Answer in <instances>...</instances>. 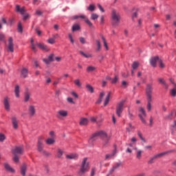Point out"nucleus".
<instances>
[{
  "label": "nucleus",
  "mask_w": 176,
  "mask_h": 176,
  "mask_svg": "<svg viewBox=\"0 0 176 176\" xmlns=\"http://www.w3.org/2000/svg\"><path fill=\"white\" fill-rule=\"evenodd\" d=\"M158 82L165 86L166 89H168V85L166 83V81L163 78H158Z\"/></svg>",
  "instance_id": "obj_35"
},
{
  "label": "nucleus",
  "mask_w": 176,
  "mask_h": 176,
  "mask_svg": "<svg viewBox=\"0 0 176 176\" xmlns=\"http://www.w3.org/2000/svg\"><path fill=\"white\" fill-rule=\"evenodd\" d=\"M90 120H91V122H92V123H96V122H97V118H96V117H91L90 118Z\"/></svg>",
  "instance_id": "obj_62"
},
{
  "label": "nucleus",
  "mask_w": 176,
  "mask_h": 176,
  "mask_svg": "<svg viewBox=\"0 0 176 176\" xmlns=\"http://www.w3.org/2000/svg\"><path fill=\"white\" fill-rule=\"evenodd\" d=\"M28 17H30V14H24L23 20L25 21V20H27V19H28Z\"/></svg>",
  "instance_id": "obj_64"
},
{
  "label": "nucleus",
  "mask_w": 176,
  "mask_h": 176,
  "mask_svg": "<svg viewBox=\"0 0 176 176\" xmlns=\"http://www.w3.org/2000/svg\"><path fill=\"white\" fill-rule=\"evenodd\" d=\"M80 126H87L89 124V120L87 118H82L79 122Z\"/></svg>",
  "instance_id": "obj_20"
},
{
  "label": "nucleus",
  "mask_w": 176,
  "mask_h": 176,
  "mask_svg": "<svg viewBox=\"0 0 176 176\" xmlns=\"http://www.w3.org/2000/svg\"><path fill=\"white\" fill-rule=\"evenodd\" d=\"M159 60H160V58H159V56H155V57H153L150 59V63L151 65H152V67H156V63H157V61L159 62Z\"/></svg>",
  "instance_id": "obj_16"
},
{
  "label": "nucleus",
  "mask_w": 176,
  "mask_h": 176,
  "mask_svg": "<svg viewBox=\"0 0 176 176\" xmlns=\"http://www.w3.org/2000/svg\"><path fill=\"white\" fill-rule=\"evenodd\" d=\"M170 94L172 97H176V85L173 89H170Z\"/></svg>",
  "instance_id": "obj_37"
},
{
  "label": "nucleus",
  "mask_w": 176,
  "mask_h": 176,
  "mask_svg": "<svg viewBox=\"0 0 176 176\" xmlns=\"http://www.w3.org/2000/svg\"><path fill=\"white\" fill-rule=\"evenodd\" d=\"M54 142H56V140H54V138H50L45 140L47 145H53Z\"/></svg>",
  "instance_id": "obj_28"
},
{
  "label": "nucleus",
  "mask_w": 176,
  "mask_h": 176,
  "mask_svg": "<svg viewBox=\"0 0 176 176\" xmlns=\"http://www.w3.org/2000/svg\"><path fill=\"white\" fill-rule=\"evenodd\" d=\"M173 115H174V111H172L168 116L166 117V119H168L169 120H171L173 119Z\"/></svg>",
  "instance_id": "obj_54"
},
{
  "label": "nucleus",
  "mask_w": 176,
  "mask_h": 176,
  "mask_svg": "<svg viewBox=\"0 0 176 176\" xmlns=\"http://www.w3.org/2000/svg\"><path fill=\"white\" fill-rule=\"evenodd\" d=\"M138 137L140 138V140H141L142 141H145V139L143 138V137H142V133H141L140 131H138Z\"/></svg>",
  "instance_id": "obj_61"
},
{
  "label": "nucleus",
  "mask_w": 176,
  "mask_h": 176,
  "mask_svg": "<svg viewBox=\"0 0 176 176\" xmlns=\"http://www.w3.org/2000/svg\"><path fill=\"white\" fill-rule=\"evenodd\" d=\"M11 120L13 129H14V130H17V129H19V120H17V118L16 117H12Z\"/></svg>",
  "instance_id": "obj_12"
},
{
  "label": "nucleus",
  "mask_w": 176,
  "mask_h": 176,
  "mask_svg": "<svg viewBox=\"0 0 176 176\" xmlns=\"http://www.w3.org/2000/svg\"><path fill=\"white\" fill-rule=\"evenodd\" d=\"M142 157V151L138 150L136 152V159H138V160H141Z\"/></svg>",
  "instance_id": "obj_33"
},
{
  "label": "nucleus",
  "mask_w": 176,
  "mask_h": 176,
  "mask_svg": "<svg viewBox=\"0 0 176 176\" xmlns=\"http://www.w3.org/2000/svg\"><path fill=\"white\" fill-rule=\"evenodd\" d=\"M96 71V67L94 66H88L87 67V72H94Z\"/></svg>",
  "instance_id": "obj_38"
},
{
  "label": "nucleus",
  "mask_w": 176,
  "mask_h": 176,
  "mask_svg": "<svg viewBox=\"0 0 176 176\" xmlns=\"http://www.w3.org/2000/svg\"><path fill=\"white\" fill-rule=\"evenodd\" d=\"M4 167L7 171H9L10 173H14V169L13 168L10 167L8 163L4 164Z\"/></svg>",
  "instance_id": "obj_29"
},
{
  "label": "nucleus",
  "mask_w": 176,
  "mask_h": 176,
  "mask_svg": "<svg viewBox=\"0 0 176 176\" xmlns=\"http://www.w3.org/2000/svg\"><path fill=\"white\" fill-rule=\"evenodd\" d=\"M63 155H64V150L60 148L56 149V157H58V159H63Z\"/></svg>",
  "instance_id": "obj_18"
},
{
  "label": "nucleus",
  "mask_w": 176,
  "mask_h": 176,
  "mask_svg": "<svg viewBox=\"0 0 176 176\" xmlns=\"http://www.w3.org/2000/svg\"><path fill=\"white\" fill-rule=\"evenodd\" d=\"M118 79L119 78L117 77V76H116L114 78L111 79V83L115 85V83L118 82Z\"/></svg>",
  "instance_id": "obj_56"
},
{
  "label": "nucleus",
  "mask_w": 176,
  "mask_h": 176,
  "mask_svg": "<svg viewBox=\"0 0 176 176\" xmlns=\"http://www.w3.org/2000/svg\"><path fill=\"white\" fill-rule=\"evenodd\" d=\"M35 46H36V43H34V39L31 38V47L33 52H36V48Z\"/></svg>",
  "instance_id": "obj_41"
},
{
  "label": "nucleus",
  "mask_w": 176,
  "mask_h": 176,
  "mask_svg": "<svg viewBox=\"0 0 176 176\" xmlns=\"http://www.w3.org/2000/svg\"><path fill=\"white\" fill-rule=\"evenodd\" d=\"M120 166H122V162L116 163L114 164V166H113V167L110 170V174H112V173H113V171H115V170H118V168H119V167H120Z\"/></svg>",
  "instance_id": "obj_21"
},
{
  "label": "nucleus",
  "mask_w": 176,
  "mask_h": 176,
  "mask_svg": "<svg viewBox=\"0 0 176 176\" xmlns=\"http://www.w3.org/2000/svg\"><path fill=\"white\" fill-rule=\"evenodd\" d=\"M28 112H29L30 116H31V117L34 116L35 115V113H36V110L35 109V106H34L32 104L29 105Z\"/></svg>",
  "instance_id": "obj_13"
},
{
  "label": "nucleus",
  "mask_w": 176,
  "mask_h": 176,
  "mask_svg": "<svg viewBox=\"0 0 176 176\" xmlns=\"http://www.w3.org/2000/svg\"><path fill=\"white\" fill-rule=\"evenodd\" d=\"M168 153H171V151H164L155 155L148 160V164H153V163H155V160H157V159H160V157H163V156H166V155H168Z\"/></svg>",
  "instance_id": "obj_6"
},
{
  "label": "nucleus",
  "mask_w": 176,
  "mask_h": 176,
  "mask_svg": "<svg viewBox=\"0 0 176 176\" xmlns=\"http://www.w3.org/2000/svg\"><path fill=\"white\" fill-rule=\"evenodd\" d=\"M89 168H90V167L89 166V162H87V157H85L82 160L80 168L77 172V174L79 176H85V174H86V173L89 171Z\"/></svg>",
  "instance_id": "obj_3"
},
{
  "label": "nucleus",
  "mask_w": 176,
  "mask_h": 176,
  "mask_svg": "<svg viewBox=\"0 0 176 176\" xmlns=\"http://www.w3.org/2000/svg\"><path fill=\"white\" fill-rule=\"evenodd\" d=\"M135 144H137V138L135 137H133L131 139V143H129L127 145H128V146L133 148V146H134V145H135Z\"/></svg>",
  "instance_id": "obj_25"
},
{
  "label": "nucleus",
  "mask_w": 176,
  "mask_h": 176,
  "mask_svg": "<svg viewBox=\"0 0 176 176\" xmlns=\"http://www.w3.org/2000/svg\"><path fill=\"white\" fill-rule=\"evenodd\" d=\"M140 63L138 62H133L132 64V69H137Z\"/></svg>",
  "instance_id": "obj_43"
},
{
  "label": "nucleus",
  "mask_w": 176,
  "mask_h": 176,
  "mask_svg": "<svg viewBox=\"0 0 176 176\" xmlns=\"http://www.w3.org/2000/svg\"><path fill=\"white\" fill-rule=\"evenodd\" d=\"M47 42H48V43H50V45H53L54 43H56V40H54V38H49Z\"/></svg>",
  "instance_id": "obj_51"
},
{
  "label": "nucleus",
  "mask_w": 176,
  "mask_h": 176,
  "mask_svg": "<svg viewBox=\"0 0 176 176\" xmlns=\"http://www.w3.org/2000/svg\"><path fill=\"white\" fill-rule=\"evenodd\" d=\"M21 75L22 78H27V76H28V69L25 67H23L21 71Z\"/></svg>",
  "instance_id": "obj_22"
},
{
  "label": "nucleus",
  "mask_w": 176,
  "mask_h": 176,
  "mask_svg": "<svg viewBox=\"0 0 176 176\" xmlns=\"http://www.w3.org/2000/svg\"><path fill=\"white\" fill-rule=\"evenodd\" d=\"M104 96H105V93L104 91L100 92L99 98L96 102V104H101V102H102V98H104Z\"/></svg>",
  "instance_id": "obj_27"
},
{
  "label": "nucleus",
  "mask_w": 176,
  "mask_h": 176,
  "mask_svg": "<svg viewBox=\"0 0 176 176\" xmlns=\"http://www.w3.org/2000/svg\"><path fill=\"white\" fill-rule=\"evenodd\" d=\"M0 41L1 42H5V34L2 33L0 34Z\"/></svg>",
  "instance_id": "obj_58"
},
{
  "label": "nucleus",
  "mask_w": 176,
  "mask_h": 176,
  "mask_svg": "<svg viewBox=\"0 0 176 176\" xmlns=\"http://www.w3.org/2000/svg\"><path fill=\"white\" fill-rule=\"evenodd\" d=\"M74 84L76 85V86H78V87H81L82 86V84L80 83V81L79 80V79L75 80Z\"/></svg>",
  "instance_id": "obj_49"
},
{
  "label": "nucleus",
  "mask_w": 176,
  "mask_h": 176,
  "mask_svg": "<svg viewBox=\"0 0 176 176\" xmlns=\"http://www.w3.org/2000/svg\"><path fill=\"white\" fill-rule=\"evenodd\" d=\"M16 12H17L18 13H20V14H22V16H23V14H25V7H22L20 8L19 5H16Z\"/></svg>",
  "instance_id": "obj_15"
},
{
  "label": "nucleus",
  "mask_w": 176,
  "mask_h": 176,
  "mask_svg": "<svg viewBox=\"0 0 176 176\" xmlns=\"http://www.w3.org/2000/svg\"><path fill=\"white\" fill-rule=\"evenodd\" d=\"M139 112H140V114H139V118L144 124H146V121L145 120V118H146V111H145V109H144V107H139Z\"/></svg>",
  "instance_id": "obj_7"
},
{
  "label": "nucleus",
  "mask_w": 176,
  "mask_h": 176,
  "mask_svg": "<svg viewBox=\"0 0 176 176\" xmlns=\"http://www.w3.org/2000/svg\"><path fill=\"white\" fill-rule=\"evenodd\" d=\"M96 45H97V51H100L101 49V42H100V40H96Z\"/></svg>",
  "instance_id": "obj_48"
},
{
  "label": "nucleus",
  "mask_w": 176,
  "mask_h": 176,
  "mask_svg": "<svg viewBox=\"0 0 176 176\" xmlns=\"http://www.w3.org/2000/svg\"><path fill=\"white\" fill-rule=\"evenodd\" d=\"M85 23H87L89 27H93V23H91L89 19H85Z\"/></svg>",
  "instance_id": "obj_59"
},
{
  "label": "nucleus",
  "mask_w": 176,
  "mask_h": 176,
  "mask_svg": "<svg viewBox=\"0 0 176 176\" xmlns=\"http://www.w3.org/2000/svg\"><path fill=\"white\" fill-rule=\"evenodd\" d=\"M111 20L113 25H119V23L120 22V14L115 10H112Z\"/></svg>",
  "instance_id": "obj_5"
},
{
  "label": "nucleus",
  "mask_w": 176,
  "mask_h": 176,
  "mask_svg": "<svg viewBox=\"0 0 176 176\" xmlns=\"http://www.w3.org/2000/svg\"><path fill=\"white\" fill-rule=\"evenodd\" d=\"M13 161L15 163H19V156L17 155H14Z\"/></svg>",
  "instance_id": "obj_57"
},
{
  "label": "nucleus",
  "mask_w": 176,
  "mask_h": 176,
  "mask_svg": "<svg viewBox=\"0 0 176 176\" xmlns=\"http://www.w3.org/2000/svg\"><path fill=\"white\" fill-rule=\"evenodd\" d=\"M37 150L41 155H43V156H50V153L43 149V137L42 136H40L38 139Z\"/></svg>",
  "instance_id": "obj_4"
},
{
  "label": "nucleus",
  "mask_w": 176,
  "mask_h": 176,
  "mask_svg": "<svg viewBox=\"0 0 176 176\" xmlns=\"http://www.w3.org/2000/svg\"><path fill=\"white\" fill-rule=\"evenodd\" d=\"M25 171H27V164H23L21 166V174L22 176H25Z\"/></svg>",
  "instance_id": "obj_24"
},
{
  "label": "nucleus",
  "mask_w": 176,
  "mask_h": 176,
  "mask_svg": "<svg viewBox=\"0 0 176 176\" xmlns=\"http://www.w3.org/2000/svg\"><path fill=\"white\" fill-rule=\"evenodd\" d=\"M115 155H116V148H115L111 154H107L105 156V159L108 160V159H111V157H113V156H115Z\"/></svg>",
  "instance_id": "obj_30"
},
{
  "label": "nucleus",
  "mask_w": 176,
  "mask_h": 176,
  "mask_svg": "<svg viewBox=\"0 0 176 176\" xmlns=\"http://www.w3.org/2000/svg\"><path fill=\"white\" fill-rule=\"evenodd\" d=\"M97 137H101L102 138H106L107 140L104 141V145H107L108 144V135H107V133H105L103 131H98L92 135V136L89 140V144L91 145H93V142L94 141H96Z\"/></svg>",
  "instance_id": "obj_2"
},
{
  "label": "nucleus",
  "mask_w": 176,
  "mask_h": 176,
  "mask_svg": "<svg viewBox=\"0 0 176 176\" xmlns=\"http://www.w3.org/2000/svg\"><path fill=\"white\" fill-rule=\"evenodd\" d=\"M134 129H135V127L134 126H133V124H131V123L129 124V127H126V130L128 133L131 132L133 130H134Z\"/></svg>",
  "instance_id": "obj_34"
},
{
  "label": "nucleus",
  "mask_w": 176,
  "mask_h": 176,
  "mask_svg": "<svg viewBox=\"0 0 176 176\" xmlns=\"http://www.w3.org/2000/svg\"><path fill=\"white\" fill-rule=\"evenodd\" d=\"M79 53L80 54H81V56H83V57H85V58H90V57H91V54H86L83 52V51H80Z\"/></svg>",
  "instance_id": "obj_36"
},
{
  "label": "nucleus",
  "mask_w": 176,
  "mask_h": 176,
  "mask_svg": "<svg viewBox=\"0 0 176 176\" xmlns=\"http://www.w3.org/2000/svg\"><path fill=\"white\" fill-rule=\"evenodd\" d=\"M14 92L15 97L16 98H20V86H19V85H15Z\"/></svg>",
  "instance_id": "obj_17"
},
{
  "label": "nucleus",
  "mask_w": 176,
  "mask_h": 176,
  "mask_svg": "<svg viewBox=\"0 0 176 176\" xmlns=\"http://www.w3.org/2000/svg\"><path fill=\"white\" fill-rule=\"evenodd\" d=\"M123 105H124V101H121L117 104L116 113L119 118H120V114L123 112Z\"/></svg>",
  "instance_id": "obj_9"
},
{
  "label": "nucleus",
  "mask_w": 176,
  "mask_h": 176,
  "mask_svg": "<svg viewBox=\"0 0 176 176\" xmlns=\"http://www.w3.org/2000/svg\"><path fill=\"white\" fill-rule=\"evenodd\" d=\"M67 116H68V111L65 110H59L57 111L56 118H58V119L67 118Z\"/></svg>",
  "instance_id": "obj_10"
},
{
  "label": "nucleus",
  "mask_w": 176,
  "mask_h": 176,
  "mask_svg": "<svg viewBox=\"0 0 176 176\" xmlns=\"http://www.w3.org/2000/svg\"><path fill=\"white\" fill-rule=\"evenodd\" d=\"M30 98H31V93H30L28 91H27L24 94V102H28V101H30Z\"/></svg>",
  "instance_id": "obj_23"
},
{
  "label": "nucleus",
  "mask_w": 176,
  "mask_h": 176,
  "mask_svg": "<svg viewBox=\"0 0 176 176\" xmlns=\"http://www.w3.org/2000/svg\"><path fill=\"white\" fill-rule=\"evenodd\" d=\"M91 20H97V19H98V14H97L96 13L91 14Z\"/></svg>",
  "instance_id": "obj_46"
},
{
  "label": "nucleus",
  "mask_w": 176,
  "mask_h": 176,
  "mask_svg": "<svg viewBox=\"0 0 176 176\" xmlns=\"http://www.w3.org/2000/svg\"><path fill=\"white\" fill-rule=\"evenodd\" d=\"M80 43H82V45H85V43H86V39L85 37H80Z\"/></svg>",
  "instance_id": "obj_60"
},
{
  "label": "nucleus",
  "mask_w": 176,
  "mask_h": 176,
  "mask_svg": "<svg viewBox=\"0 0 176 176\" xmlns=\"http://www.w3.org/2000/svg\"><path fill=\"white\" fill-rule=\"evenodd\" d=\"M74 19H84L85 21L86 19H87V18L85 15H80V16L76 15V16H74Z\"/></svg>",
  "instance_id": "obj_50"
},
{
  "label": "nucleus",
  "mask_w": 176,
  "mask_h": 176,
  "mask_svg": "<svg viewBox=\"0 0 176 176\" xmlns=\"http://www.w3.org/2000/svg\"><path fill=\"white\" fill-rule=\"evenodd\" d=\"M96 174V168H93L91 170V176H94Z\"/></svg>",
  "instance_id": "obj_63"
},
{
  "label": "nucleus",
  "mask_w": 176,
  "mask_h": 176,
  "mask_svg": "<svg viewBox=\"0 0 176 176\" xmlns=\"http://www.w3.org/2000/svg\"><path fill=\"white\" fill-rule=\"evenodd\" d=\"M3 104L6 111H10V104H9V98L8 96L4 98Z\"/></svg>",
  "instance_id": "obj_14"
},
{
  "label": "nucleus",
  "mask_w": 176,
  "mask_h": 176,
  "mask_svg": "<svg viewBox=\"0 0 176 176\" xmlns=\"http://www.w3.org/2000/svg\"><path fill=\"white\" fill-rule=\"evenodd\" d=\"M160 68H164V63H163V60L162 59H160L158 60Z\"/></svg>",
  "instance_id": "obj_52"
},
{
  "label": "nucleus",
  "mask_w": 176,
  "mask_h": 176,
  "mask_svg": "<svg viewBox=\"0 0 176 176\" xmlns=\"http://www.w3.org/2000/svg\"><path fill=\"white\" fill-rule=\"evenodd\" d=\"M14 45L13 44V38L9 37L8 38V52H11V53H13L14 52Z\"/></svg>",
  "instance_id": "obj_11"
},
{
  "label": "nucleus",
  "mask_w": 176,
  "mask_h": 176,
  "mask_svg": "<svg viewBox=\"0 0 176 176\" xmlns=\"http://www.w3.org/2000/svg\"><path fill=\"white\" fill-rule=\"evenodd\" d=\"M48 60L50 63L54 61V54H52L50 56H48Z\"/></svg>",
  "instance_id": "obj_47"
},
{
  "label": "nucleus",
  "mask_w": 176,
  "mask_h": 176,
  "mask_svg": "<svg viewBox=\"0 0 176 176\" xmlns=\"http://www.w3.org/2000/svg\"><path fill=\"white\" fill-rule=\"evenodd\" d=\"M17 30L19 32L23 34V25H21V22L19 23Z\"/></svg>",
  "instance_id": "obj_42"
},
{
  "label": "nucleus",
  "mask_w": 176,
  "mask_h": 176,
  "mask_svg": "<svg viewBox=\"0 0 176 176\" xmlns=\"http://www.w3.org/2000/svg\"><path fill=\"white\" fill-rule=\"evenodd\" d=\"M87 10H89V12H94V10H96V6H94V4H90L87 8Z\"/></svg>",
  "instance_id": "obj_39"
},
{
  "label": "nucleus",
  "mask_w": 176,
  "mask_h": 176,
  "mask_svg": "<svg viewBox=\"0 0 176 176\" xmlns=\"http://www.w3.org/2000/svg\"><path fill=\"white\" fill-rule=\"evenodd\" d=\"M23 152H24V146H16L12 150L13 155H23Z\"/></svg>",
  "instance_id": "obj_8"
},
{
  "label": "nucleus",
  "mask_w": 176,
  "mask_h": 176,
  "mask_svg": "<svg viewBox=\"0 0 176 176\" xmlns=\"http://www.w3.org/2000/svg\"><path fill=\"white\" fill-rule=\"evenodd\" d=\"M68 36H69V39L71 43H74L75 41L74 40V38L72 37V34H69Z\"/></svg>",
  "instance_id": "obj_55"
},
{
  "label": "nucleus",
  "mask_w": 176,
  "mask_h": 176,
  "mask_svg": "<svg viewBox=\"0 0 176 176\" xmlns=\"http://www.w3.org/2000/svg\"><path fill=\"white\" fill-rule=\"evenodd\" d=\"M146 95L147 97V109L149 112H151L152 109V93L153 91V84H147L145 89Z\"/></svg>",
  "instance_id": "obj_1"
},
{
  "label": "nucleus",
  "mask_w": 176,
  "mask_h": 176,
  "mask_svg": "<svg viewBox=\"0 0 176 176\" xmlns=\"http://www.w3.org/2000/svg\"><path fill=\"white\" fill-rule=\"evenodd\" d=\"M86 87L87 89V90L89 91H90V93H94V89H93V87H91V85H87Z\"/></svg>",
  "instance_id": "obj_44"
},
{
  "label": "nucleus",
  "mask_w": 176,
  "mask_h": 176,
  "mask_svg": "<svg viewBox=\"0 0 176 176\" xmlns=\"http://www.w3.org/2000/svg\"><path fill=\"white\" fill-rule=\"evenodd\" d=\"M80 30V26H79L78 24H75L72 26V31L74 32V31H79Z\"/></svg>",
  "instance_id": "obj_40"
},
{
  "label": "nucleus",
  "mask_w": 176,
  "mask_h": 176,
  "mask_svg": "<svg viewBox=\"0 0 176 176\" xmlns=\"http://www.w3.org/2000/svg\"><path fill=\"white\" fill-rule=\"evenodd\" d=\"M78 157V154H69V155H66V159H69L70 160H72L74 159H77Z\"/></svg>",
  "instance_id": "obj_26"
},
{
  "label": "nucleus",
  "mask_w": 176,
  "mask_h": 176,
  "mask_svg": "<svg viewBox=\"0 0 176 176\" xmlns=\"http://www.w3.org/2000/svg\"><path fill=\"white\" fill-rule=\"evenodd\" d=\"M6 140V136L3 133H0V142H3Z\"/></svg>",
  "instance_id": "obj_45"
},
{
  "label": "nucleus",
  "mask_w": 176,
  "mask_h": 176,
  "mask_svg": "<svg viewBox=\"0 0 176 176\" xmlns=\"http://www.w3.org/2000/svg\"><path fill=\"white\" fill-rule=\"evenodd\" d=\"M109 98H111V92H109L105 98L104 103V107H107V104H109Z\"/></svg>",
  "instance_id": "obj_31"
},
{
  "label": "nucleus",
  "mask_w": 176,
  "mask_h": 176,
  "mask_svg": "<svg viewBox=\"0 0 176 176\" xmlns=\"http://www.w3.org/2000/svg\"><path fill=\"white\" fill-rule=\"evenodd\" d=\"M172 133H174V130L176 129V121H174L173 124L171 125Z\"/></svg>",
  "instance_id": "obj_53"
},
{
  "label": "nucleus",
  "mask_w": 176,
  "mask_h": 176,
  "mask_svg": "<svg viewBox=\"0 0 176 176\" xmlns=\"http://www.w3.org/2000/svg\"><path fill=\"white\" fill-rule=\"evenodd\" d=\"M100 38L103 41L104 46L107 50H109L108 48V44L107 43V40L105 39V37L102 34H100Z\"/></svg>",
  "instance_id": "obj_32"
},
{
  "label": "nucleus",
  "mask_w": 176,
  "mask_h": 176,
  "mask_svg": "<svg viewBox=\"0 0 176 176\" xmlns=\"http://www.w3.org/2000/svg\"><path fill=\"white\" fill-rule=\"evenodd\" d=\"M36 46H37L38 47H39V49H41V50H44V52H47L49 51V48H47V46H46L45 44L43 43H36Z\"/></svg>",
  "instance_id": "obj_19"
}]
</instances>
